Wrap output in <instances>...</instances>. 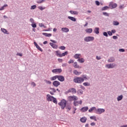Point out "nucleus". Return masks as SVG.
Here are the masks:
<instances>
[{
    "mask_svg": "<svg viewBox=\"0 0 127 127\" xmlns=\"http://www.w3.org/2000/svg\"><path fill=\"white\" fill-rule=\"evenodd\" d=\"M85 80H88V77L86 75H83L82 77H76L73 79V82L77 84H82Z\"/></svg>",
    "mask_w": 127,
    "mask_h": 127,
    "instance_id": "1",
    "label": "nucleus"
},
{
    "mask_svg": "<svg viewBox=\"0 0 127 127\" xmlns=\"http://www.w3.org/2000/svg\"><path fill=\"white\" fill-rule=\"evenodd\" d=\"M47 100L48 101V102H53V103H54V104L57 105V99H56V98L50 95V94L47 95Z\"/></svg>",
    "mask_w": 127,
    "mask_h": 127,
    "instance_id": "2",
    "label": "nucleus"
},
{
    "mask_svg": "<svg viewBox=\"0 0 127 127\" xmlns=\"http://www.w3.org/2000/svg\"><path fill=\"white\" fill-rule=\"evenodd\" d=\"M58 104L60 106L62 110H64L65 107H66V105H67V101L65 100V99H63Z\"/></svg>",
    "mask_w": 127,
    "mask_h": 127,
    "instance_id": "3",
    "label": "nucleus"
},
{
    "mask_svg": "<svg viewBox=\"0 0 127 127\" xmlns=\"http://www.w3.org/2000/svg\"><path fill=\"white\" fill-rule=\"evenodd\" d=\"M94 39V37L88 36L84 38V41L86 42H90V41H93Z\"/></svg>",
    "mask_w": 127,
    "mask_h": 127,
    "instance_id": "4",
    "label": "nucleus"
},
{
    "mask_svg": "<svg viewBox=\"0 0 127 127\" xmlns=\"http://www.w3.org/2000/svg\"><path fill=\"white\" fill-rule=\"evenodd\" d=\"M116 65L115 64H106L105 67L108 69H113V68H115V67H116Z\"/></svg>",
    "mask_w": 127,
    "mask_h": 127,
    "instance_id": "5",
    "label": "nucleus"
},
{
    "mask_svg": "<svg viewBox=\"0 0 127 127\" xmlns=\"http://www.w3.org/2000/svg\"><path fill=\"white\" fill-rule=\"evenodd\" d=\"M69 101H77L78 100V97L76 96H70L68 98Z\"/></svg>",
    "mask_w": 127,
    "mask_h": 127,
    "instance_id": "6",
    "label": "nucleus"
},
{
    "mask_svg": "<svg viewBox=\"0 0 127 127\" xmlns=\"http://www.w3.org/2000/svg\"><path fill=\"white\" fill-rule=\"evenodd\" d=\"M102 113H105V109H96V114H101Z\"/></svg>",
    "mask_w": 127,
    "mask_h": 127,
    "instance_id": "7",
    "label": "nucleus"
},
{
    "mask_svg": "<svg viewBox=\"0 0 127 127\" xmlns=\"http://www.w3.org/2000/svg\"><path fill=\"white\" fill-rule=\"evenodd\" d=\"M67 93H72V94H76L77 90L75 88H70L67 90Z\"/></svg>",
    "mask_w": 127,
    "mask_h": 127,
    "instance_id": "8",
    "label": "nucleus"
},
{
    "mask_svg": "<svg viewBox=\"0 0 127 127\" xmlns=\"http://www.w3.org/2000/svg\"><path fill=\"white\" fill-rule=\"evenodd\" d=\"M117 6H118V4L114 3L113 2H111L109 4V7H111V8H116Z\"/></svg>",
    "mask_w": 127,
    "mask_h": 127,
    "instance_id": "9",
    "label": "nucleus"
},
{
    "mask_svg": "<svg viewBox=\"0 0 127 127\" xmlns=\"http://www.w3.org/2000/svg\"><path fill=\"white\" fill-rule=\"evenodd\" d=\"M58 80L60 81V82H64L65 78L63 75H58Z\"/></svg>",
    "mask_w": 127,
    "mask_h": 127,
    "instance_id": "10",
    "label": "nucleus"
},
{
    "mask_svg": "<svg viewBox=\"0 0 127 127\" xmlns=\"http://www.w3.org/2000/svg\"><path fill=\"white\" fill-rule=\"evenodd\" d=\"M83 101H82V100H80L79 102L76 101L75 100L73 102V105L75 106V107H77V106H79V104L81 105Z\"/></svg>",
    "mask_w": 127,
    "mask_h": 127,
    "instance_id": "11",
    "label": "nucleus"
},
{
    "mask_svg": "<svg viewBox=\"0 0 127 127\" xmlns=\"http://www.w3.org/2000/svg\"><path fill=\"white\" fill-rule=\"evenodd\" d=\"M53 73H61L62 72V69L61 68L54 69L52 70Z\"/></svg>",
    "mask_w": 127,
    "mask_h": 127,
    "instance_id": "12",
    "label": "nucleus"
},
{
    "mask_svg": "<svg viewBox=\"0 0 127 127\" xmlns=\"http://www.w3.org/2000/svg\"><path fill=\"white\" fill-rule=\"evenodd\" d=\"M61 83H60V82L58 81H55L53 82V85L54 86V87H58L59 86H60Z\"/></svg>",
    "mask_w": 127,
    "mask_h": 127,
    "instance_id": "13",
    "label": "nucleus"
},
{
    "mask_svg": "<svg viewBox=\"0 0 127 127\" xmlns=\"http://www.w3.org/2000/svg\"><path fill=\"white\" fill-rule=\"evenodd\" d=\"M34 44L35 46H36V48H37V49L38 50H39L41 52H42L43 51V50H42V49H41V48H40V47L39 46H38V45L37 44V43H36V42H34Z\"/></svg>",
    "mask_w": 127,
    "mask_h": 127,
    "instance_id": "14",
    "label": "nucleus"
},
{
    "mask_svg": "<svg viewBox=\"0 0 127 127\" xmlns=\"http://www.w3.org/2000/svg\"><path fill=\"white\" fill-rule=\"evenodd\" d=\"M88 110H89V108H88V107H84L82 108L81 109L80 111L82 113H85V112H87V111H88Z\"/></svg>",
    "mask_w": 127,
    "mask_h": 127,
    "instance_id": "15",
    "label": "nucleus"
},
{
    "mask_svg": "<svg viewBox=\"0 0 127 127\" xmlns=\"http://www.w3.org/2000/svg\"><path fill=\"white\" fill-rule=\"evenodd\" d=\"M73 66L74 68H78V69H81V68H82V67L79 66V65H78V64H77V62H75L74 63Z\"/></svg>",
    "mask_w": 127,
    "mask_h": 127,
    "instance_id": "16",
    "label": "nucleus"
},
{
    "mask_svg": "<svg viewBox=\"0 0 127 127\" xmlns=\"http://www.w3.org/2000/svg\"><path fill=\"white\" fill-rule=\"evenodd\" d=\"M50 45L53 48H54L55 49H57L58 48V46L57 45L54 44L53 43H50Z\"/></svg>",
    "mask_w": 127,
    "mask_h": 127,
    "instance_id": "17",
    "label": "nucleus"
},
{
    "mask_svg": "<svg viewBox=\"0 0 127 127\" xmlns=\"http://www.w3.org/2000/svg\"><path fill=\"white\" fill-rule=\"evenodd\" d=\"M50 90L51 91L50 92L51 95H54V93H56V89L55 88H50Z\"/></svg>",
    "mask_w": 127,
    "mask_h": 127,
    "instance_id": "18",
    "label": "nucleus"
},
{
    "mask_svg": "<svg viewBox=\"0 0 127 127\" xmlns=\"http://www.w3.org/2000/svg\"><path fill=\"white\" fill-rule=\"evenodd\" d=\"M56 54L58 57H62V54L60 51H56Z\"/></svg>",
    "mask_w": 127,
    "mask_h": 127,
    "instance_id": "19",
    "label": "nucleus"
},
{
    "mask_svg": "<svg viewBox=\"0 0 127 127\" xmlns=\"http://www.w3.org/2000/svg\"><path fill=\"white\" fill-rule=\"evenodd\" d=\"M96 110H97V108L95 107H92L90 109H89L88 110V112L89 113H92V112H93V111H95V113H96Z\"/></svg>",
    "mask_w": 127,
    "mask_h": 127,
    "instance_id": "20",
    "label": "nucleus"
},
{
    "mask_svg": "<svg viewBox=\"0 0 127 127\" xmlns=\"http://www.w3.org/2000/svg\"><path fill=\"white\" fill-rule=\"evenodd\" d=\"M85 31L87 33H92V32H93V29L92 28L86 29L85 30Z\"/></svg>",
    "mask_w": 127,
    "mask_h": 127,
    "instance_id": "21",
    "label": "nucleus"
},
{
    "mask_svg": "<svg viewBox=\"0 0 127 127\" xmlns=\"http://www.w3.org/2000/svg\"><path fill=\"white\" fill-rule=\"evenodd\" d=\"M94 31L96 34H99L100 33V28H95V29L94 30Z\"/></svg>",
    "mask_w": 127,
    "mask_h": 127,
    "instance_id": "22",
    "label": "nucleus"
},
{
    "mask_svg": "<svg viewBox=\"0 0 127 127\" xmlns=\"http://www.w3.org/2000/svg\"><path fill=\"white\" fill-rule=\"evenodd\" d=\"M74 58L75 59H79V58H81V54H76L74 56Z\"/></svg>",
    "mask_w": 127,
    "mask_h": 127,
    "instance_id": "23",
    "label": "nucleus"
},
{
    "mask_svg": "<svg viewBox=\"0 0 127 127\" xmlns=\"http://www.w3.org/2000/svg\"><path fill=\"white\" fill-rule=\"evenodd\" d=\"M42 34L43 35L46 36V37H51V36H52V34H48L47 33H43Z\"/></svg>",
    "mask_w": 127,
    "mask_h": 127,
    "instance_id": "24",
    "label": "nucleus"
},
{
    "mask_svg": "<svg viewBox=\"0 0 127 127\" xmlns=\"http://www.w3.org/2000/svg\"><path fill=\"white\" fill-rule=\"evenodd\" d=\"M80 122H81V123H86V122H87V118L82 117L80 119Z\"/></svg>",
    "mask_w": 127,
    "mask_h": 127,
    "instance_id": "25",
    "label": "nucleus"
},
{
    "mask_svg": "<svg viewBox=\"0 0 127 127\" xmlns=\"http://www.w3.org/2000/svg\"><path fill=\"white\" fill-rule=\"evenodd\" d=\"M62 31L63 32H69V29L68 28H62Z\"/></svg>",
    "mask_w": 127,
    "mask_h": 127,
    "instance_id": "26",
    "label": "nucleus"
},
{
    "mask_svg": "<svg viewBox=\"0 0 127 127\" xmlns=\"http://www.w3.org/2000/svg\"><path fill=\"white\" fill-rule=\"evenodd\" d=\"M1 30L5 34H9V33L7 32V30L4 28H1Z\"/></svg>",
    "mask_w": 127,
    "mask_h": 127,
    "instance_id": "27",
    "label": "nucleus"
},
{
    "mask_svg": "<svg viewBox=\"0 0 127 127\" xmlns=\"http://www.w3.org/2000/svg\"><path fill=\"white\" fill-rule=\"evenodd\" d=\"M73 73H74V74H75V75H81L82 72L77 71V70H74Z\"/></svg>",
    "mask_w": 127,
    "mask_h": 127,
    "instance_id": "28",
    "label": "nucleus"
},
{
    "mask_svg": "<svg viewBox=\"0 0 127 127\" xmlns=\"http://www.w3.org/2000/svg\"><path fill=\"white\" fill-rule=\"evenodd\" d=\"M56 79H58V75H55L50 78L51 81H55Z\"/></svg>",
    "mask_w": 127,
    "mask_h": 127,
    "instance_id": "29",
    "label": "nucleus"
},
{
    "mask_svg": "<svg viewBox=\"0 0 127 127\" xmlns=\"http://www.w3.org/2000/svg\"><path fill=\"white\" fill-rule=\"evenodd\" d=\"M77 61H78V62H79L80 63H84V62H85V60H84V59L83 58H81L78 59L77 60Z\"/></svg>",
    "mask_w": 127,
    "mask_h": 127,
    "instance_id": "30",
    "label": "nucleus"
},
{
    "mask_svg": "<svg viewBox=\"0 0 127 127\" xmlns=\"http://www.w3.org/2000/svg\"><path fill=\"white\" fill-rule=\"evenodd\" d=\"M68 18L70 19V20H72V21H76V18L73 17L68 16Z\"/></svg>",
    "mask_w": 127,
    "mask_h": 127,
    "instance_id": "31",
    "label": "nucleus"
},
{
    "mask_svg": "<svg viewBox=\"0 0 127 127\" xmlns=\"http://www.w3.org/2000/svg\"><path fill=\"white\" fill-rule=\"evenodd\" d=\"M108 62L109 63L115 62V58H111L108 60Z\"/></svg>",
    "mask_w": 127,
    "mask_h": 127,
    "instance_id": "32",
    "label": "nucleus"
},
{
    "mask_svg": "<svg viewBox=\"0 0 127 127\" xmlns=\"http://www.w3.org/2000/svg\"><path fill=\"white\" fill-rule=\"evenodd\" d=\"M123 95H121L120 96H118L117 98L118 101H122L123 100Z\"/></svg>",
    "mask_w": 127,
    "mask_h": 127,
    "instance_id": "33",
    "label": "nucleus"
},
{
    "mask_svg": "<svg viewBox=\"0 0 127 127\" xmlns=\"http://www.w3.org/2000/svg\"><path fill=\"white\" fill-rule=\"evenodd\" d=\"M90 119L91 120H94V121H95L96 122H97V118H96V116H91L90 117Z\"/></svg>",
    "mask_w": 127,
    "mask_h": 127,
    "instance_id": "34",
    "label": "nucleus"
},
{
    "mask_svg": "<svg viewBox=\"0 0 127 127\" xmlns=\"http://www.w3.org/2000/svg\"><path fill=\"white\" fill-rule=\"evenodd\" d=\"M120 24V23L118 22L117 21H113V25H119Z\"/></svg>",
    "mask_w": 127,
    "mask_h": 127,
    "instance_id": "35",
    "label": "nucleus"
},
{
    "mask_svg": "<svg viewBox=\"0 0 127 127\" xmlns=\"http://www.w3.org/2000/svg\"><path fill=\"white\" fill-rule=\"evenodd\" d=\"M45 81L47 84H48V85H51V84H52V82L50 80H45Z\"/></svg>",
    "mask_w": 127,
    "mask_h": 127,
    "instance_id": "36",
    "label": "nucleus"
},
{
    "mask_svg": "<svg viewBox=\"0 0 127 127\" xmlns=\"http://www.w3.org/2000/svg\"><path fill=\"white\" fill-rule=\"evenodd\" d=\"M70 13L71 14H78V12L74 11H70Z\"/></svg>",
    "mask_w": 127,
    "mask_h": 127,
    "instance_id": "37",
    "label": "nucleus"
},
{
    "mask_svg": "<svg viewBox=\"0 0 127 127\" xmlns=\"http://www.w3.org/2000/svg\"><path fill=\"white\" fill-rule=\"evenodd\" d=\"M6 6H7V4L4 5L2 7L0 8V10H3V9H4V7H6Z\"/></svg>",
    "mask_w": 127,
    "mask_h": 127,
    "instance_id": "38",
    "label": "nucleus"
},
{
    "mask_svg": "<svg viewBox=\"0 0 127 127\" xmlns=\"http://www.w3.org/2000/svg\"><path fill=\"white\" fill-rule=\"evenodd\" d=\"M68 54V52H65L64 53H63L62 54V57H63V56H65V55H67Z\"/></svg>",
    "mask_w": 127,
    "mask_h": 127,
    "instance_id": "39",
    "label": "nucleus"
},
{
    "mask_svg": "<svg viewBox=\"0 0 127 127\" xmlns=\"http://www.w3.org/2000/svg\"><path fill=\"white\" fill-rule=\"evenodd\" d=\"M83 86H90V83L88 82H84L83 83Z\"/></svg>",
    "mask_w": 127,
    "mask_h": 127,
    "instance_id": "40",
    "label": "nucleus"
},
{
    "mask_svg": "<svg viewBox=\"0 0 127 127\" xmlns=\"http://www.w3.org/2000/svg\"><path fill=\"white\" fill-rule=\"evenodd\" d=\"M38 8L39 9H40V10H43V9H45V7L40 6L38 7Z\"/></svg>",
    "mask_w": 127,
    "mask_h": 127,
    "instance_id": "41",
    "label": "nucleus"
},
{
    "mask_svg": "<svg viewBox=\"0 0 127 127\" xmlns=\"http://www.w3.org/2000/svg\"><path fill=\"white\" fill-rule=\"evenodd\" d=\"M109 8V7L108 6H105L102 8L103 10H107Z\"/></svg>",
    "mask_w": 127,
    "mask_h": 127,
    "instance_id": "42",
    "label": "nucleus"
},
{
    "mask_svg": "<svg viewBox=\"0 0 127 127\" xmlns=\"http://www.w3.org/2000/svg\"><path fill=\"white\" fill-rule=\"evenodd\" d=\"M39 26H40V27H46L45 26H44V24H43V23H39Z\"/></svg>",
    "mask_w": 127,
    "mask_h": 127,
    "instance_id": "43",
    "label": "nucleus"
},
{
    "mask_svg": "<svg viewBox=\"0 0 127 127\" xmlns=\"http://www.w3.org/2000/svg\"><path fill=\"white\" fill-rule=\"evenodd\" d=\"M31 26H32V27H33L34 28H35L36 27V24H35V23H33L31 24Z\"/></svg>",
    "mask_w": 127,
    "mask_h": 127,
    "instance_id": "44",
    "label": "nucleus"
},
{
    "mask_svg": "<svg viewBox=\"0 0 127 127\" xmlns=\"http://www.w3.org/2000/svg\"><path fill=\"white\" fill-rule=\"evenodd\" d=\"M36 8V5L31 6V9H35Z\"/></svg>",
    "mask_w": 127,
    "mask_h": 127,
    "instance_id": "45",
    "label": "nucleus"
},
{
    "mask_svg": "<svg viewBox=\"0 0 127 127\" xmlns=\"http://www.w3.org/2000/svg\"><path fill=\"white\" fill-rule=\"evenodd\" d=\"M103 15H105V16H109V14L107 12H103Z\"/></svg>",
    "mask_w": 127,
    "mask_h": 127,
    "instance_id": "46",
    "label": "nucleus"
},
{
    "mask_svg": "<svg viewBox=\"0 0 127 127\" xmlns=\"http://www.w3.org/2000/svg\"><path fill=\"white\" fill-rule=\"evenodd\" d=\"M65 47L64 46H61L60 47V49H61V50H65Z\"/></svg>",
    "mask_w": 127,
    "mask_h": 127,
    "instance_id": "47",
    "label": "nucleus"
},
{
    "mask_svg": "<svg viewBox=\"0 0 127 127\" xmlns=\"http://www.w3.org/2000/svg\"><path fill=\"white\" fill-rule=\"evenodd\" d=\"M58 61H59L60 63H62V62H63V60L62 59H58Z\"/></svg>",
    "mask_w": 127,
    "mask_h": 127,
    "instance_id": "48",
    "label": "nucleus"
},
{
    "mask_svg": "<svg viewBox=\"0 0 127 127\" xmlns=\"http://www.w3.org/2000/svg\"><path fill=\"white\" fill-rule=\"evenodd\" d=\"M30 21L31 23H34V20L32 18L30 19Z\"/></svg>",
    "mask_w": 127,
    "mask_h": 127,
    "instance_id": "49",
    "label": "nucleus"
},
{
    "mask_svg": "<svg viewBox=\"0 0 127 127\" xmlns=\"http://www.w3.org/2000/svg\"><path fill=\"white\" fill-rule=\"evenodd\" d=\"M72 63H74V61L73 60H70L68 62V64H71Z\"/></svg>",
    "mask_w": 127,
    "mask_h": 127,
    "instance_id": "50",
    "label": "nucleus"
},
{
    "mask_svg": "<svg viewBox=\"0 0 127 127\" xmlns=\"http://www.w3.org/2000/svg\"><path fill=\"white\" fill-rule=\"evenodd\" d=\"M66 110H68V111H70L71 110V106H67L66 108Z\"/></svg>",
    "mask_w": 127,
    "mask_h": 127,
    "instance_id": "51",
    "label": "nucleus"
},
{
    "mask_svg": "<svg viewBox=\"0 0 127 127\" xmlns=\"http://www.w3.org/2000/svg\"><path fill=\"white\" fill-rule=\"evenodd\" d=\"M103 35H104V36H106V37H108V33H107V32H104L103 33Z\"/></svg>",
    "mask_w": 127,
    "mask_h": 127,
    "instance_id": "52",
    "label": "nucleus"
},
{
    "mask_svg": "<svg viewBox=\"0 0 127 127\" xmlns=\"http://www.w3.org/2000/svg\"><path fill=\"white\" fill-rule=\"evenodd\" d=\"M108 35H110V36H112V35H113V33L111 31H108Z\"/></svg>",
    "mask_w": 127,
    "mask_h": 127,
    "instance_id": "53",
    "label": "nucleus"
},
{
    "mask_svg": "<svg viewBox=\"0 0 127 127\" xmlns=\"http://www.w3.org/2000/svg\"><path fill=\"white\" fill-rule=\"evenodd\" d=\"M120 52H125V49H119Z\"/></svg>",
    "mask_w": 127,
    "mask_h": 127,
    "instance_id": "54",
    "label": "nucleus"
},
{
    "mask_svg": "<svg viewBox=\"0 0 127 127\" xmlns=\"http://www.w3.org/2000/svg\"><path fill=\"white\" fill-rule=\"evenodd\" d=\"M95 3L96 5H100V2H99V1H96Z\"/></svg>",
    "mask_w": 127,
    "mask_h": 127,
    "instance_id": "55",
    "label": "nucleus"
},
{
    "mask_svg": "<svg viewBox=\"0 0 127 127\" xmlns=\"http://www.w3.org/2000/svg\"><path fill=\"white\" fill-rule=\"evenodd\" d=\"M90 125L92 126V127L94 126H96V123L93 122V123H91L90 124Z\"/></svg>",
    "mask_w": 127,
    "mask_h": 127,
    "instance_id": "56",
    "label": "nucleus"
},
{
    "mask_svg": "<svg viewBox=\"0 0 127 127\" xmlns=\"http://www.w3.org/2000/svg\"><path fill=\"white\" fill-rule=\"evenodd\" d=\"M97 60H100L101 59V57H99L98 56H96Z\"/></svg>",
    "mask_w": 127,
    "mask_h": 127,
    "instance_id": "57",
    "label": "nucleus"
},
{
    "mask_svg": "<svg viewBox=\"0 0 127 127\" xmlns=\"http://www.w3.org/2000/svg\"><path fill=\"white\" fill-rule=\"evenodd\" d=\"M67 66V64H63L62 67H66Z\"/></svg>",
    "mask_w": 127,
    "mask_h": 127,
    "instance_id": "58",
    "label": "nucleus"
},
{
    "mask_svg": "<svg viewBox=\"0 0 127 127\" xmlns=\"http://www.w3.org/2000/svg\"><path fill=\"white\" fill-rule=\"evenodd\" d=\"M113 39H118V37L117 36H113Z\"/></svg>",
    "mask_w": 127,
    "mask_h": 127,
    "instance_id": "59",
    "label": "nucleus"
},
{
    "mask_svg": "<svg viewBox=\"0 0 127 127\" xmlns=\"http://www.w3.org/2000/svg\"><path fill=\"white\" fill-rule=\"evenodd\" d=\"M32 85L33 86V87H35L36 86V84L34 82L32 83Z\"/></svg>",
    "mask_w": 127,
    "mask_h": 127,
    "instance_id": "60",
    "label": "nucleus"
},
{
    "mask_svg": "<svg viewBox=\"0 0 127 127\" xmlns=\"http://www.w3.org/2000/svg\"><path fill=\"white\" fill-rule=\"evenodd\" d=\"M51 42H53V43H57L56 41L53 40H51Z\"/></svg>",
    "mask_w": 127,
    "mask_h": 127,
    "instance_id": "61",
    "label": "nucleus"
},
{
    "mask_svg": "<svg viewBox=\"0 0 127 127\" xmlns=\"http://www.w3.org/2000/svg\"><path fill=\"white\" fill-rule=\"evenodd\" d=\"M78 93H80L81 94H83V91H82V90H78Z\"/></svg>",
    "mask_w": 127,
    "mask_h": 127,
    "instance_id": "62",
    "label": "nucleus"
},
{
    "mask_svg": "<svg viewBox=\"0 0 127 127\" xmlns=\"http://www.w3.org/2000/svg\"><path fill=\"white\" fill-rule=\"evenodd\" d=\"M17 55H18L19 56H20L21 57H22V54L18 53L17 54Z\"/></svg>",
    "mask_w": 127,
    "mask_h": 127,
    "instance_id": "63",
    "label": "nucleus"
},
{
    "mask_svg": "<svg viewBox=\"0 0 127 127\" xmlns=\"http://www.w3.org/2000/svg\"><path fill=\"white\" fill-rule=\"evenodd\" d=\"M121 127H127V125H123Z\"/></svg>",
    "mask_w": 127,
    "mask_h": 127,
    "instance_id": "64",
    "label": "nucleus"
}]
</instances>
